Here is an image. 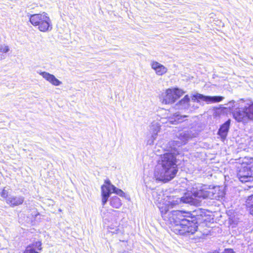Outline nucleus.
Masks as SVG:
<instances>
[{"label": "nucleus", "instance_id": "1", "mask_svg": "<svg viewBox=\"0 0 253 253\" xmlns=\"http://www.w3.org/2000/svg\"><path fill=\"white\" fill-rule=\"evenodd\" d=\"M197 134L196 132L191 130L180 131L177 135L180 141L173 140L168 143L167 151L170 153L164 154L161 163L157 167L154 174L156 180L167 182L175 176L177 172L175 155L178 154L177 147L185 144L189 139L195 137Z\"/></svg>", "mask_w": 253, "mask_h": 253}, {"label": "nucleus", "instance_id": "2", "mask_svg": "<svg viewBox=\"0 0 253 253\" xmlns=\"http://www.w3.org/2000/svg\"><path fill=\"white\" fill-rule=\"evenodd\" d=\"M181 202H182L181 198L174 199L173 197H167L163 201L160 202L158 204V207L161 211L162 216L165 220L169 221L171 224L172 230L174 232H179L181 230V226H183V221L184 220H189L186 219L185 217L189 213L185 212L180 211H172L166 215L167 211L169 208L173 206L179 204Z\"/></svg>", "mask_w": 253, "mask_h": 253}, {"label": "nucleus", "instance_id": "3", "mask_svg": "<svg viewBox=\"0 0 253 253\" xmlns=\"http://www.w3.org/2000/svg\"><path fill=\"white\" fill-rule=\"evenodd\" d=\"M191 192V195L190 193H186L181 198L183 203L196 205L198 200L210 199L212 195L210 186L200 184L195 185L192 187Z\"/></svg>", "mask_w": 253, "mask_h": 253}, {"label": "nucleus", "instance_id": "4", "mask_svg": "<svg viewBox=\"0 0 253 253\" xmlns=\"http://www.w3.org/2000/svg\"><path fill=\"white\" fill-rule=\"evenodd\" d=\"M238 167L237 177L242 183L253 182V159L245 157L240 160Z\"/></svg>", "mask_w": 253, "mask_h": 253}, {"label": "nucleus", "instance_id": "5", "mask_svg": "<svg viewBox=\"0 0 253 253\" xmlns=\"http://www.w3.org/2000/svg\"><path fill=\"white\" fill-rule=\"evenodd\" d=\"M29 21L32 25L38 27V29L41 32H47L52 29L50 18L45 12L30 15Z\"/></svg>", "mask_w": 253, "mask_h": 253}, {"label": "nucleus", "instance_id": "6", "mask_svg": "<svg viewBox=\"0 0 253 253\" xmlns=\"http://www.w3.org/2000/svg\"><path fill=\"white\" fill-rule=\"evenodd\" d=\"M184 93V91L178 88H169L162 93L159 98L163 104L171 105L174 103Z\"/></svg>", "mask_w": 253, "mask_h": 253}, {"label": "nucleus", "instance_id": "7", "mask_svg": "<svg viewBox=\"0 0 253 253\" xmlns=\"http://www.w3.org/2000/svg\"><path fill=\"white\" fill-rule=\"evenodd\" d=\"M234 118L238 122L247 124L253 120V103L247 104L244 107L236 109L233 113Z\"/></svg>", "mask_w": 253, "mask_h": 253}, {"label": "nucleus", "instance_id": "8", "mask_svg": "<svg viewBox=\"0 0 253 253\" xmlns=\"http://www.w3.org/2000/svg\"><path fill=\"white\" fill-rule=\"evenodd\" d=\"M183 226H181L179 232H176V234H183L186 233L194 234L197 230L198 226L196 223L190 220H184Z\"/></svg>", "mask_w": 253, "mask_h": 253}, {"label": "nucleus", "instance_id": "9", "mask_svg": "<svg viewBox=\"0 0 253 253\" xmlns=\"http://www.w3.org/2000/svg\"><path fill=\"white\" fill-rule=\"evenodd\" d=\"M223 98L222 96H205L200 93H196L193 95L192 99L194 101L196 100L198 101L199 100H202L206 102L207 103H213L219 102L222 101Z\"/></svg>", "mask_w": 253, "mask_h": 253}, {"label": "nucleus", "instance_id": "10", "mask_svg": "<svg viewBox=\"0 0 253 253\" xmlns=\"http://www.w3.org/2000/svg\"><path fill=\"white\" fill-rule=\"evenodd\" d=\"M38 73L49 83L54 86H59L62 84L61 81L55 77V76L48 72L45 71H39Z\"/></svg>", "mask_w": 253, "mask_h": 253}, {"label": "nucleus", "instance_id": "11", "mask_svg": "<svg viewBox=\"0 0 253 253\" xmlns=\"http://www.w3.org/2000/svg\"><path fill=\"white\" fill-rule=\"evenodd\" d=\"M150 66L155 74L159 76L165 75L168 71V69L166 67L156 61H151Z\"/></svg>", "mask_w": 253, "mask_h": 253}, {"label": "nucleus", "instance_id": "12", "mask_svg": "<svg viewBox=\"0 0 253 253\" xmlns=\"http://www.w3.org/2000/svg\"><path fill=\"white\" fill-rule=\"evenodd\" d=\"M24 198L22 196H10L6 199V203L10 206L14 207L22 204Z\"/></svg>", "mask_w": 253, "mask_h": 253}, {"label": "nucleus", "instance_id": "13", "mask_svg": "<svg viewBox=\"0 0 253 253\" xmlns=\"http://www.w3.org/2000/svg\"><path fill=\"white\" fill-rule=\"evenodd\" d=\"M230 120H228L219 129L218 134L220 136L222 141H224L226 138L230 127Z\"/></svg>", "mask_w": 253, "mask_h": 253}, {"label": "nucleus", "instance_id": "14", "mask_svg": "<svg viewBox=\"0 0 253 253\" xmlns=\"http://www.w3.org/2000/svg\"><path fill=\"white\" fill-rule=\"evenodd\" d=\"M41 250L42 243L37 241L27 246L24 253H39V251Z\"/></svg>", "mask_w": 253, "mask_h": 253}, {"label": "nucleus", "instance_id": "15", "mask_svg": "<svg viewBox=\"0 0 253 253\" xmlns=\"http://www.w3.org/2000/svg\"><path fill=\"white\" fill-rule=\"evenodd\" d=\"M211 191L212 192V195L210 199H215L219 200L220 198H222L225 193L223 188L219 186H215L213 188H211Z\"/></svg>", "mask_w": 253, "mask_h": 253}, {"label": "nucleus", "instance_id": "16", "mask_svg": "<svg viewBox=\"0 0 253 253\" xmlns=\"http://www.w3.org/2000/svg\"><path fill=\"white\" fill-rule=\"evenodd\" d=\"M190 98L186 95L183 98L177 102L175 106L179 109H188L189 107Z\"/></svg>", "mask_w": 253, "mask_h": 253}, {"label": "nucleus", "instance_id": "17", "mask_svg": "<svg viewBox=\"0 0 253 253\" xmlns=\"http://www.w3.org/2000/svg\"><path fill=\"white\" fill-rule=\"evenodd\" d=\"M111 206L116 209L120 208L122 206V202L119 198L117 196H114L110 199Z\"/></svg>", "mask_w": 253, "mask_h": 253}, {"label": "nucleus", "instance_id": "18", "mask_svg": "<svg viewBox=\"0 0 253 253\" xmlns=\"http://www.w3.org/2000/svg\"><path fill=\"white\" fill-rule=\"evenodd\" d=\"M112 193L113 192L111 186L103 185L101 186V196H110Z\"/></svg>", "mask_w": 253, "mask_h": 253}, {"label": "nucleus", "instance_id": "19", "mask_svg": "<svg viewBox=\"0 0 253 253\" xmlns=\"http://www.w3.org/2000/svg\"><path fill=\"white\" fill-rule=\"evenodd\" d=\"M246 203L250 213L253 215V195L249 196Z\"/></svg>", "mask_w": 253, "mask_h": 253}, {"label": "nucleus", "instance_id": "20", "mask_svg": "<svg viewBox=\"0 0 253 253\" xmlns=\"http://www.w3.org/2000/svg\"><path fill=\"white\" fill-rule=\"evenodd\" d=\"M160 126L159 124L157 123H155L152 124V125L151 126V129L153 132V133L154 134V135H153V137L154 139L156 138V136L158 133V132L160 130Z\"/></svg>", "mask_w": 253, "mask_h": 253}, {"label": "nucleus", "instance_id": "21", "mask_svg": "<svg viewBox=\"0 0 253 253\" xmlns=\"http://www.w3.org/2000/svg\"><path fill=\"white\" fill-rule=\"evenodd\" d=\"M115 223H116L115 225H111L110 226V229L111 230H112L111 232H112L113 233L117 234L120 231V229L119 228V226L120 224H119V223H118L117 221Z\"/></svg>", "mask_w": 253, "mask_h": 253}, {"label": "nucleus", "instance_id": "22", "mask_svg": "<svg viewBox=\"0 0 253 253\" xmlns=\"http://www.w3.org/2000/svg\"><path fill=\"white\" fill-rule=\"evenodd\" d=\"M111 187L113 193H114L121 197L124 196L125 193L121 189L117 188L115 186H111Z\"/></svg>", "mask_w": 253, "mask_h": 253}, {"label": "nucleus", "instance_id": "23", "mask_svg": "<svg viewBox=\"0 0 253 253\" xmlns=\"http://www.w3.org/2000/svg\"><path fill=\"white\" fill-rule=\"evenodd\" d=\"M9 50V48L8 45L5 44L0 45V52L2 53H7Z\"/></svg>", "mask_w": 253, "mask_h": 253}, {"label": "nucleus", "instance_id": "24", "mask_svg": "<svg viewBox=\"0 0 253 253\" xmlns=\"http://www.w3.org/2000/svg\"><path fill=\"white\" fill-rule=\"evenodd\" d=\"M109 197L110 196H101V202L103 206H104L106 204Z\"/></svg>", "mask_w": 253, "mask_h": 253}, {"label": "nucleus", "instance_id": "25", "mask_svg": "<svg viewBox=\"0 0 253 253\" xmlns=\"http://www.w3.org/2000/svg\"><path fill=\"white\" fill-rule=\"evenodd\" d=\"M174 117L175 118V119H176L177 121H179V122H180V120L181 119L182 120L183 118L186 117V116H179V115L177 114H175L174 115Z\"/></svg>", "mask_w": 253, "mask_h": 253}, {"label": "nucleus", "instance_id": "26", "mask_svg": "<svg viewBox=\"0 0 253 253\" xmlns=\"http://www.w3.org/2000/svg\"><path fill=\"white\" fill-rule=\"evenodd\" d=\"M223 253H235L232 249H225Z\"/></svg>", "mask_w": 253, "mask_h": 253}, {"label": "nucleus", "instance_id": "27", "mask_svg": "<svg viewBox=\"0 0 253 253\" xmlns=\"http://www.w3.org/2000/svg\"><path fill=\"white\" fill-rule=\"evenodd\" d=\"M105 185H107V186H114L113 185L111 184L110 180H106L105 181Z\"/></svg>", "mask_w": 253, "mask_h": 253}, {"label": "nucleus", "instance_id": "28", "mask_svg": "<svg viewBox=\"0 0 253 253\" xmlns=\"http://www.w3.org/2000/svg\"><path fill=\"white\" fill-rule=\"evenodd\" d=\"M234 103V101H231L230 102H229V103Z\"/></svg>", "mask_w": 253, "mask_h": 253}, {"label": "nucleus", "instance_id": "29", "mask_svg": "<svg viewBox=\"0 0 253 253\" xmlns=\"http://www.w3.org/2000/svg\"><path fill=\"white\" fill-rule=\"evenodd\" d=\"M212 253H219L217 251H214V252H213Z\"/></svg>", "mask_w": 253, "mask_h": 253}]
</instances>
